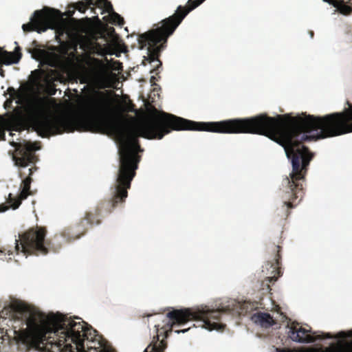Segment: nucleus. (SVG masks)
<instances>
[{
	"label": "nucleus",
	"mask_w": 352,
	"mask_h": 352,
	"mask_svg": "<svg viewBox=\"0 0 352 352\" xmlns=\"http://www.w3.org/2000/svg\"><path fill=\"white\" fill-rule=\"evenodd\" d=\"M0 75H1L2 77H4V76H5L4 71H3V69H1V71H0Z\"/></svg>",
	"instance_id": "cd10ccee"
},
{
	"label": "nucleus",
	"mask_w": 352,
	"mask_h": 352,
	"mask_svg": "<svg viewBox=\"0 0 352 352\" xmlns=\"http://www.w3.org/2000/svg\"><path fill=\"white\" fill-rule=\"evenodd\" d=\"M60 12L55 9L44 8L42 10H36L30 21L22 25V29L25 32H36L41 33L48 29H55L58 24Z\"/></svg>",
	"instance_id": "6e6552de"
},
{
	"label": "nucleus",
	"mask_w": 352,
	"mask_h": 352,
	"mask_svg": "<svg viewBox=\"0 0 352 352\" xmlns=\"http://www.w3.org/2000/svg\"><path fill=\"white\" fill-rule=\"evenodd\" d=\"M230 311V309L228 307L217 309L185 308L173 309L166 316L147 315V317L155 316V322L162 321V324H155L156 335L153 336L151 343L144 352H164L167 347L166 339L173 331V329L176 325H184L190 320H195L198 323L197 325L194 324L193 327H201L209 331L223 330L226 324L220 322L221 315Z\"/></svg>",
	"instance_id": "20e7f679"
},
{
	"label": "nucleus",
	"mask_w": 352,
	"mask_h": 352,
	"mask_svg": "<svg viewBox=\"0 0 352 352\" xmlns=\"http://www.w3.org/2000/svg\"><path fill=\"white\" fill-rule=\"evenodd\" d=\"M190 329V327H188V328H185V329H180V330H175V332L177 333H185V332H187Z\"/></svg>",
	"instance_id": "aec40b11"
},
{
	"label": "nucleus",
	"mask_w": 352,
	"mask_h": 352,
	"mask_svg": "<svg viewBox=\"0 0 352 352\" xmlns=\"http://www.w3.org/2000/svg\"><path fill=\"white\" fill-rule=\"evenodd\" d=\"M100 352H116L114 351L113 350H108V349H103V350H101Z\"/></svg>",
	"instance_id": "bb28decb"
},
{
	"label": "nucleus",
	"mask_w": 352,
	"mask_h": 352,
	"mask_svg": "<svg viewBox=\"0 0 352 352\" xmlns=\"http://www.w3.org/2000/svg\"><path fill=\"white\" fill-rule=\"evenodd\" d=\"M17 309L25 317L27 327L14 331L15 338L19 346L29 352L34 349L41 352H60L63 349L70 350L72 343L76 349L84 348L85 340H93L96 330L80 318L68 317L57 312L46 315L36 309L28 306H18Z\"/></svg>",
	"instance_id": "7ed1b4c3"
},
{
	"label": "nucleus",
	"mask_w": 352,
	"mask_h": 352,
	"mask_svg": "<svg viewBox=\"0 0 352 352\" xmlns=\"http://www.w3.org/2000/svg\"><path fill=\"white\" fill-rule=\"evenodd\" d=\"M281 315L283 316V318H287L285 315H283V314H281Z\"/></svg>",
	"instance_id": "7c9ffc66"
},
{
	"label": "nucleus",
	"mask_w": 352,
	"mask_h": 352,
	"mask_svg": "<svg viewBox=\"0 0 352 352\" xmlns=\"http://www.w3.org/2000/svg\"><path fill=\"white\" fill-rule=\"evenodd\" d=\"M157 79L155 78V76H152L151 77V79H150V82L151 83L152 85H155V81L157 80Z\"/></svg>",
	"instance_id": "412c9836"
},
{
	"label": "nucleus",
	"mask_w": 352,
	"mask_h": 352,
	"mask_svg": "<svg viewBox=\"0 0 352 352\" xmlns=\"http://www.w3.org/2000/svg\"><path fill=\"white\" fill-rule=\"evenodd\" d=\"M8 91L11 93H15V89L13 87H9Z\"/></svg>",
	"instance_id": "393cba45"
},
{
	"label": "nucleus",
	"mask_w": 352,
	"mask_h": 352,
	"mask_svg": "<svg viewBox=\"0 0 352 352\" xmlns=\"http://www.w3.org/2000/svg\"><path fill=\"white\" fill-rule=\"evenodd\" d=\"M91 6L101 9L102 14L107 12L111 14L114 12L111 3L108 0H82L78 3L77 8L80 12L85 13Z\"/></svg>",
	"instance_id": "ddd939ff"
},
{
	"label": "nucleus",
	"mask_w": 352,
	"mask_h": 352,
	"mask_svg": "<svg viewBox=\"0 0 352 352\" xmlns=\"http://www.w3.org/2000/svg\"><path fill=\"white\" fill-rule=\"evenodd\" d=\"M276 351L277 352H294L293 351H291L289 349H276ZM302 352H314L313 350H306V351H303Z\"/></svg>",
	"instance_id": "6ab92c4d"
},
{
	"label": "nucleus",
	"mask_w": 352,
	"mask_h": 352,
	"mask_svg": "<svg viewBox=\"0 0 352 352\" xmlns=\"http://www.w3.org/2000/svg\"><path fill=\"white\" fill-rule=\"evenodd\" d=\"M8 209V206L5 205H0V212H5Z\"/></svg>",
	"instance_id": "4be33fe9"
},
{
	"label": "nucleus",
	"mask_w": 352,
	"mask_h": 352,
	"mask_svg": "<svg viewBox=\"0 0 352 352\" xmlns=\"http://www.w3.org/2000/svg\"><path fill=\"white\" fill-rule=\"evenodd\" d=\"M156 25V28L139 35L138 39L140 48L147 49V56L144 57L145 59L142 63L145 65L146 60L152 64L153 69L151 70V73L156 72L162 67V63L159 59V56L161 52L166 47L168 40V38L166 40H161V32H155L160 28V24L158 23Z\"/></svg>",
	"instance_id": "0eeeda50"
},
{
	"label": "nucleus",
	"mask_w": 352,
	"mask_h": 352,
	"mask_svg": "<svg viewBox=\"0 0 352 352\" xmlns=\"http://www.w3.org/2000/svg\"><path fill=\"white\" fill-rule=\"evenodd\" d=\"M74 49V52H71L70 54H77V52H76V50H77V44H74L73 47Z\"/></svg>",
	"instance_id": "5701e85b"
},
{
	"label": "nucleus",
	"mask_w": 352,
	"mask_h": 352,
	"mask_svg": "<svg viewBox=\"0 0 352 352\" xmlns=\"http://www.w3.org/2000/svg\"><path fill=\"white\" fill-rule=\"evenodd\" d=\"M46 234V228L38 226L30 228L23 234H19V239L15 240L16 253H22L28 256L29 255H46L51 250L58 251L60 247H52L51 241L45 239Z\"/></svg>",
	"instance_id": "423d86ee"
},
{
	"label": "nucleus",
	"mask_w": 352,
	"mask_h": 352,
	"mask_svg": "<svg viewBox=\"0 0 352 352\" xmlns=\"http://www.w3.org/2000/svg\"><path fill=\"white\" fill-rule=\"evenodd\" d=\"M103 19L114 25H122L124 23V19L116 12H113L109 16H104Z\"/></svg>",
	"instance_id": "f3484780"
},
{
	"label": "nucleus",
	"mask_w": 352,
	"mask_h": 352,
	"mask_svg": "<svg viewBox=\"0 0 352 352\" xmlns=\"http://www.w3.org/2000/svg\"><path fill=\"white\" fill-rule=\"evenodd\" d=\"M79 2H80V1H78V2L76 3H74V4L72 6V8H73V10H68L66 12V13H67V15H68L69 16H72L74 14V12H75V10H78V9L77 8V6H78V3Z\"/></svg>",
	"instance_id": "a211bd4d"
},
{
	"label": "nucleus",
	"mask_w": 352,
	"mask_h": 352,
	"mask_svg": "<svg viewBox=\"0 0 352 352\" xmlns=\"http://www.w3.org/2000/svg\"><path fill=\"white\" fill-rule=\"evenodd\" d=\"M251 318L254 323L265 329L277 324L276 320L268 313L258 312L254 314Z\"/></svg>",
	"instance_id": "2eb2a0df"
},
{
	"label": "nucleus",
	"mask_w": 352,
	"mask_h": 352,
	"mask_svg": "<svg viewBox=\"0 0 352 352\" xmlns=\"http://www.w3.org/2000/svg\"><path fill=\"white\" fill-rule=\"evenodd\" d=\"M341 112L324 116L307 115L270 117L265 113L247 118H236L221 122H195L184 119L185 130L204 131L219 133H253L263 135L281 145L291 160L292 170L283 179L281 189L283 205L277 215L286 219L290 209L301 201L304 183L314 154L302 144L336 137L352 132V104Z\"/></svg>",
	"instance_id": "f03ea898"
},
{
	"label": "nucleus",
	"mask_w": 352,
	"mask_h": 352,
	"mask_svg": "<svg viewBox=\"0 0 352 352\" xmlns=\"http://www.w3.org/2000/svg\"><path fill=\"white\" fill-rule=\"evenodd\" d=\"M11 103H12L11 100H6V102L4 103L5 108H7L8 104H10Z\"/></svg>",
	"instance_id": "b1692460"
},
{
	"label": "nucleus",
	"mask_w": 352,
	"mask_h": 352,
	"mask_svg": "<svg viewBox=\"0 0 352 352\" xmlns=\"http://www.w3.org/2000/svg\"><path fill=\"white\" fill-rule=\"evenodd\" d=\"M309 34H310V36L311 38H313L314 37V33L313 31H309Z\"/></svg>",
	"instance_id": "c85d7f7f"
},
{
	"label": "nucleus",
	"mask_w": 352,
	"mask_h": 352,
	"mask_svg": "<svg viewBox=\"0 0 352 352\" xmlns=\"http://www.w3.org/2000/svg\"><path fill=\"white\" fill-rule=\"evenodd\" d=\"M99 73H100V72H99V71H94V74H95L96 76H97L100 75V74H99Z\"/></svg>",
	"instance_id": "c756f323"
},
{
	"label": "nucleus",
	"mask_w": 352,
	"mask_h": 352,
	"mask_svg": "<svg viewBox=\"0 0 352 352\" xmlns=\"http://www.w3.org/2000/svg\"><path fill=\"white\" fill-rule=\"evenodd\" d=\"M94 60L98 63L100 69H102L103 68V65H102V63L100 61H99L98 59H94Z\"/></svg>",
	"instance_id": "a878e982"
},
{
	"label": "nucleus",
	"mask_w": 352,
	"mask_h": 352,
	"mask_svg": "<svg viewBox=\"0 0 352 352\" xmlns=\"http://www.w3.org/2000/svg\"><path fill=\"white\" fill-rule=\"evenodd\" d=\"M351 0H347L346 3H350Z\"/></svg>",
	"instance_id": "2f4dec72"
},
{
	"label": "nucleus",
	"mask_w": 352,
	"mask_h": 352,
	"mask_svg": "<svg viewBox=\"0 0 352 352\" xmlns=\"http://www.w3.org/2000/svg\"><path fill=\"white\" fill-rule=\"evenodd\" d=\"M33 168H30L29 170V176L23 179L21 184V191L20 192L19 196L17 197H12V194L10 193L8 195V198L7 199V202L10 204V207L13 210L17 209L23 200L27 199L29 195H32L30 191V185L32 182V179L31 175L33 173Z\"/></svg>",
	"instance_id": "f8f14e48"
},
{
	"label": "nucleus",
	"mask_w": 352,
	"mask_h": 352,
	"mask_svg": "<svg viewBox=\"0 0 352 352\" xmlns=\"http://www.w3.org/2000/svg\"><path fill=\"white\" fill-rule=\"evenodd\" d=\"M204 1V0H188V6L187 7L182 6H178L175 12L173 15L159 22V24H160V28L155 32H161V40H166V38L171 36L186 16L191 10L201 4Z\"/></svg>",
	"instance_id": "1a4fd4ad"
},
{
	"label": "nucleus",
	"mask_w": 352,
	"mask_h": 352,
	"mask_svg": "<svg viewBox=\"0 0 352 352\" xmlns=\"http://www.w3.org/2000/svg\"><path fill=\"white\" fill-rule=\"evenodd\" d=\"M54 100L53 98L36 97L28 102L23 117L25 126L32 128L42 138L76 130L103 133L111 132L119 135L122 140L118 151L119 170L116 183L111 188V197L101 201L94 212H86L84 218L74 227L63 231L61 236L69 243L84 235L88 226L100 224V216L103 209L111 213L125 202L140 159L137 153L142 151L138 138L161 140L172 131L185 130L184 118L159 111L150 105L148 117L125 131L118 121L112 117L111 99L104 91H95L87 98L83 104L85 113L79 117L52 116L50 111Z\"/></svg>",
	"instance_id": "f257e3e1"
},
{
	"label": "nucleus",
	"mask_w": 352,
	"mask_h": 352,
	"mask_svg": "<svg viewBox=\"0 0 352 352\" xmlns=\"http://www.w3.org/2000/svg\"><path fill=\"white\" fill-rule=\"evenodd\" d=\"M288 327L289 329L288 336L297 342L312 343L326 338L338 339L336 342L326 347L323 352H350L352 350V330L347 332L340 331L336 336H333L331 333L311 332L310 327L307 329L299 326L296 322H292Z\"/></svg>",
	"instance_id": "39448f33"
},
{
	"label": "nucleus",
	"mask_w": 352,
	"mask_h": 352,
	"mask_svg": "<svg viewBox=\"0 0 352 352\" xmlns=\"http://www.w3.org/2000/svg\"><path fill=\"white\" fill-rule=\"evenodd\" d=\"M22 54L20 47H16L13 52L3 50L0 47V65L18 63L21 59Z\"/></svg>",
	"instance_id": "4468645a"
},
{
	"label": "nucleus",
	"mask_w": 352,
	"mask_h": 352,
	"mask_svg": "<svg viewBox=\"0 0 352 352\" xmlns=\"http://www.w3.org/2000/svg\"><path fill=\"white\" fill-rule=\"evenodd\" d=\"M336 8L337 10L344 14L349 15L352 13V5H346L344 0H323Z\"/></svg>",
	"instance_id": "dca6fc26"
},
{
	"label": "nucleus",
	"mask_w": 352,
	"mask_h": 352,
	"mask_svg": "<svg viewBox=\"0 0 352 352\" xmlns=\"http://www.w3.org/2000/svg\"><path fill=\"white\" fill-rule=\"evenodd\" d=\"M279 243L280 242H278V244L269 242L267 244V252L270 257L262 267V272L266 275L265 280L272 284H274L283 275L280 267L282 247Z\"/></svg>",
	"instance_id": "9d476101"
},
{
	"label": "nucleus",
	"mask_w": 352,
	"mask_h": 352,
	"mask_svg": "<svg viewBox=\"0 0 352 352\" xmlns=\"http://www.w3.org/2000/svg\"><path fill=\"white\" fill-rule=\"evenodd\" d=\"M36 144L28 143L24 146H19L16 149V155H13V160L16 166L26 167L30 164H34L37 160V157L34 151L38 150Z\"/></svg>",
	"instance_id": "9b49d317"
}]
</instances>
